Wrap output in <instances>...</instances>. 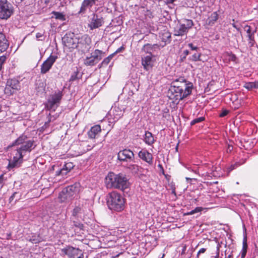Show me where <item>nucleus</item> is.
<instances>
[{
    "instance_id": "obj_1",
    "label": "nucleus",
    "mask_w": 258,
    "mask_h": 258,
    "mask_svg": "<svg viewBox=\"0 0 258 258\" xmlns=\"http://www.w3.org/2000/svg\"><path fill=\"white\" fill-rule=\"evenodd\" d=\"M180 83V86H177L176 83H172L168 91V96L170 99L179 101L189 95L193 88L192 83L185 80Z\"/></svg>"
},
{
    "instance_id": "obj_2",
    "label": "nucleus",
    "mask_w": 258,
    "mask_h": 258,
    "mask_svg": "<svg viewBox=\"0 0 258 258\" xmlns=\"http://www.w3.org/2000/svg\"><path fill=\"white\" fill-rule=\"evenodd\" d=\"M105 184L109 188H114L124 190L130 186L126 175L122 173L115 174L109 172L105 178Z\"/></svg>"
},
{
    "instance_id": "obj_3",
    "label": "nucleus",
    "mask_w": 258,
    "mask_h": 258,
    "mask_svg": "<svg viewBox=\"0 0 258 258\" xmlns=\"http://www.w3.org/2000/svg\"><path fill=\"white\" fill-rule=\"evenodd\" d=\"M18 146L16 151L20 154L21 157H23L26 152H30L35 147L34 141L29 140L25 135L20 136L12 144V146Z\"/></svg>"
},
{
    "instance_id": "obj_4",
    "label": "nucleus",
    "mask_w": 258,
    "mask_h": 258,
    "mask_svg": "<svg viewBox=\"0 0 258 258\" xmlns=\"http://www.w3.org/2000/svg\"><path fill=\"white\" fill-rule=\"evenodd\" d=\"M125 202L124 197L116 191H112L108 195L107 204L108 208L111 210L122 211L125 208Z\"/></svg>"
},
{
    "instance_id": "obj_5",
    "label": "nucleus",
    "mask_w": 258,
    "mask_h": 258,
    "mask_svg": "<svg viewBox=\"0 0 258 258\" xmlns=\"http://www.w3.org/2000/svg\"><path fill=\"white\" fill-rule=\"evenodd\" d=\"M80 185L76 183L63 188L59 195V199L61 202H65L71 200L79 192Z\"/></svg>"
},
{
    "instance_id": "obj_6",
    "label": "nucleus",
    "mask_w": 258,
    "mask_h": 258,
    "mask_svg": "<svg viewBox=\"0 0 258 258\" xmlns=\"http://www.w3.org/2000/svg\"><path fill=\"white\" fill-rule=\"evenodd\" d=\"M62 96V92L61 91L55 92L53 94L51 95L48 99L46 104L47 108L48 110L55 111L59 106Z\"/></svg>"
},
{
    "instance_id": "obj_7",
    "label": "nucleus",
    "mask_w": 258,
    "mask_h": 258,
    "mask_svg": "<svg viewBox=\"0 0 258 258\" xmlns=\"http://www.w3.org/2000/svg\"><path fill=\"white\" fill-rule=\"evenodd\" d=\"M194 25L191 20L185 19L183 23H179L174 29V35L177 36H182L187 34L189 29Z\"/></svg>"
},
{
    "instance_id": "obj_8",
    "label": "nucleus",
    "mask_w": 258,
    "mask_h": 258,
    "mask_svg": "<svg viewBox=\"0 0 258 258\" xmlns=\"http://www.w3.org/2000/svg\"><path fill=\"white\" fill-rule=\"evenodd\" d=\"M91 43V39L87 35L77 37L76 49L83 53L87 52Z\"/></svg>"
},
{
    "instance_id": "obj_9",
    "label": "nucleus",
    "mask_w": 258,
    "mask_h": 258,
    "mask_svg": "<svg viewBox=\"0 0 258 258\" xmlns=\"http://www.w3.org/2000/svg\"><path fill=\"white\" fill-rule=\"evenodd\" d=\"M77 37L74 33H67L62 38V43L66 48L69 49L70 51L76 49Z\"/></svg>"
},
{
    "instance_id": "obj_10",
    "label": "nucleus",
    "mask_w": 258,
    "mask_h": 258,
    "mask_svg": "<svg viewBox=\"0 0 258 258\" xmlns=\"http://www.w3.org/2000/svg\"><path fill=\"white\" fill-rule=\"evenodd\" d=\"M13 13L12 5L7 0H0V18L8 19Z\"/></svg>"
},
{
    "instance_id": "obj_11",
    "label": "nucleus",
    "mask_w": 258,
    "mask_h": 258,
    "mask_svg": "<svg viewBox=\"0 0 258 258\" xmlns=\"http://www.w3.org/2000/svg\"><path fill=\"white\" fill-rule=\"evenodd\" d=\"M20 89V85L18 80L15 79H9L5 89V93L6 94L12 95Z\"/></svg>"
},
{
    "instance_id": "obj_12",
    "label": "nucleus",
    "mask_w": 258,
    "mask_h": 258,
    "mask_svg": "<svg viewBox=\"0 0 258 258\" xmlns=\"http://www.w3.org/2000/svg\"><path fill=\"white\" fill-rule=\"evenodd\" d=\"M61 254L67 255L70 258H83L82 250L72 246H67L61 249Z\"/></svg>"
},
{
    "instance_id": "obj_13",
    "label": "nucleus",
    "mask_w": 258,
    "mask_h": 258,
    "mask_svg": "<svg viewBox=\"0 0 258 258\" xmlns=\"http://www.w3.org/2000/svg\"><path fill=\"white\" fill-rule=\"evenodd\" d=\"M57 58L58 57L56 55H50L41 66V73L44 74L48 72Z\"/></svg>"
},
{
    "instance_id": "obj_14",
    "label": "nucleus",
    "mask_w": 258,
    "mask_h": 258,
    "mask_svg": "<svg viewBox=\"0 0 258 258\" xmlns=\"http://www.w3.org/2000/svg\"><path fill=\"white\" fill-rule=\"evenodd\" d=\"M134 157V153L128 149H124L120 151L117 154V158L121 161H130Z\"/></svg>"
},
{
    "instance_id": "obj_15",
    "label": "nucleus",
    "mask_w": 258,
    "mask_h": 258,
    "mask_svg": "<svg viewBox=\"0 0 258 258\" xmlns=\"http://www.w3.org/2000/svg\"><path fill=\"white\" fill-rule=\"evenodd\" d=\"M103 23L104 20L102 17H100L96 14H93L89 22L88 27L91 30H93L101 27Z\"/></svg>"
},
{
    "instance_id": "obj_16",
    "label": "nucleus",
    "mask_w": 258,
    "mask_h": 258,
    "mask_svg": "<svg viewBox=\"0 0 258 258\" xmlns=\"http://www.w3.org/2000/svg\"><path fill=\"white\" fill-rule=\"evenodd\" d=\"M139 157L146 162L149 165H153V157L151 153L147 150H142L138 153Z\"/></svg>"
},
{
    "instance_id": "obj_17",
    "label": "nucleus",
    "mask_w": 258,
    "mask_h": 258,
    "mask_svg": "<svg viewBox=\"0 0 258 258\" xmlns=\"http://www.w3.org/2000/svg\"><path fill=\"white\" fill-rule=\"evenodd\" d=\"M98 0H84L81 4L79 14H84L87 9H90Z\"/></svg>"
},
{
    "instance_id": "obj_18",
    "label": "nucleus",
    "mask_w": 258,
    "mask_h": 258,
    "mask_svg": "<svg viewBox=\"0 0 258 258\" xmlns=\"http://www.w3.org/2000/svg\"><path fill=\"white\" fill-rule=\"evenodd\" d=\"M153 63L154 61L153 60L152 55L151 53L142 57V64L144 69L146 71H148L152 69L153 66Z\"/></svg>"
},
{
    "instance_id": "obj_19",
    "label": "nucleus",
    "mask_w": 258,
    "mask_h": 258,
    "mask_svg": "<svg viewBox=\"0 0 258 258\" xmlns=\"http://www.w3.org/2000/svg\"><path fill=\"white\" fill-rule=\"evenodd\" d=\"M123 112L124 109L122 110L119 107L114 106L111 108L110 113L113 116L114 120H118L122 116Z\"/></svg>"
},
{
    "instance_id": "obj_20",
    "label": "nucleus",
    "mask_w": 258,
    "mask_h": 258,
    "mask_svg": "<svg viewBox=\"0 0 258 258\" xmlns=\"http://www.w3.org/2000/svg\"><path fill=\"white\" fill-rule=\"evenodd\" d=\"M74 166L72 162L66 163L61 169L56 171V175H61L63 176L67 175L73 168Z\"/></svg>"
},
{
    "instance_id": "obj_21",
    "label": "nucleus",
    "mask_w": 258,
    "mask_h": 258,
    "mask_svg": "<svg viewBox=\"0 0 258 258\" xmlns=\"http://www.w3.org/2000/svg\"><path fill=\"white\" fill-rule=\"evenodd\" d=\"M9 43L5 35L0 31V52L5 51L9 47Z\"/></svg>"
},
{
    "instance_id": "obj_22",
    "label": "nucleus",
    "mask_w": 258,
    "mask_h": 258,
    "mask_svg": "<svg viewBox=\"0 0 258 258\" xmlns=\"http://www.w3.org/2000/svg\"><path fill=\"white\" fill-rule=\"evenodd\" d=\"M23 158L21 157L20 154L17 152L13 160L9 162L8 167L12 168L18 166L22 162Z\"/></svg>"
},
{
    "instance_id": "obj_23",
    "label": "nucleus",
    "mask_w": 258,
    "mask_h": 258,
    "mask_svg": "<svg viewBox=\"0 0 258 258\" xmlns=\"http://www.w3.org/2000/svg\"><path fill=\"white\" fill-rule=\"evenodd\" d=\"M219 18V14L217 12H215L211 13L208 16V18L206 21V24L209 26H213L215 24Z\"/></svg>"
},
{
    "instance_id": "obj_24",
    "label": "nucleus",
    "mask_w": 258,
    "mask_h": 258,
    "mask_svg": "<svg viewBox=\"0 0 258 258\" xmlns=\"http://www.w3.org/2000/svg\"><path fill=\"white\" fill-rule=\"evenodd\" d=\"M101 132V127L99 125L92 126L88 132V135L90 139H95L98 134Z\"/></svg>"
},
{
    "instance_id": "obj_25",
    "label": "nucleus",
    "mask_w": 258,
    "mask_h": 258,
    "mask_svg": "<svg viewBox=\"0 0 258 258\" xmlns=\"http://www.w3.org/2000/svg\"><path fill=\"white\" fill-rule=\"evenodd\" d=\"M159 36L162 41L166 43H169L171 42V33L166 30L161 32Z\"/></svg>"
},
{
    "instance_id": "obj_26",
    "label": "nucleus",
    "mask_w": 258,
    "mask_h": 258,
    "mask_svg": "<svg viewBox=\"0 0 258 258\" xmlns=\"http://www.w3.org/2000/svg\"><path fill=\"white\" fill-rule=\"evenodd\" d=\"M144 142L148 145H151L155 142L154 138L151 133L148 131L146 132Z\"/></svg>"
},
{
    "instance_id": "obj_27",
    "label": "nucleus",
    "mask_w": 258,
    "mask_h": 258,
    "mask_svg": "<svg viewBox=\"0 0 258 258\" xmlns=\"http://www.w3.org/2000/svg\"><path fill=\"white\" fill-rule=\"evenodd\" d=\"M99 61L91 55L90 57H87L84 59V64L88 66H93L97 63Z\"/></svg>"
},
{
    "instance_id": "obj_28",
    "label": "nucleus",
    "mask_w": 258,
    "mask_h": 258,
    "mask_svg": "<svg viewBox=\"0 0 258 258\" xmlns=\"http://www.w3.org/2000/svg\"><path fill=\"white\" fill-rule=\"evenodd\" d=\"M244 87L248 90L253 89H258V81L252 82H246L244 85Z\"/></svg>"
},
{
    "instance_id": "obj_29",
    "label": "nucleus",
    "mask_w": 258,
    "mask_h": 258,
    "mask_svg": "<svg viewBox=\"0 0 258 258\" xmlns=\"http://www.w3.org/2000/svg\"><path fill=\"white\" fill-rule=\"evenodd\" d=\"M102 51L96 49L91 54V56L99 61L101 58Z\"/></svg>"
},
{
    "instance_id": "obj_30",
    "label": "nucleus",
    "mask_w": 258,
    "mask_h": 258,
    "mask_svg": "<svg viewBox=\"0 0 258 258\" xmlns=\"http://www.w3.org/2000/svg\"><path fill=\"white\" fill-rule=\"evenodd\" d=\"M52 14L53 15L55 19L60 20L61 21H64L66 20L65 16L62 13L58 12H52Z\"/></svg>"
},
{
    "instance_id": "obj_31",
    "label": "nucleus",
    "mask_w": 258,
    "mask_h": 258,
    "mask_svg": "<svg viewBox=\"0 0 258 258\" xmlns=\"http://www.w3.org/2000/svg\"><path fill=\"white\" fill-rule=\"evenodd\" d=\"M244 30L246 32L248 37L250 35L252 36L254 35V33L256 32V30L255 29H252L251 26L248 25L245 26Z\"/></svg>"
},
{
    "instance_id": "obj_32",
    "label": "nucleus",
    "mask_w": 258,
    "mask_h": 258,
    "mask_svg": "<svg viewBox=\"0 0 258 258\" xmlns=\"http://www.w3.org/2000/svg\"><path fill=\"white\" fill-rule=\"evenodd\" d=\"M201 53H195L190 57V60L193 61H197L201 60Z\"/></svg>"
},
{
    "instance_id": "obj_33",
    "label": "nucleus",
    "mask_w": 258,
    "mask_h": 258,
    "mask_svg": "<svg viewBox=\"0 0 258 258\" xmlns=\"http://www.w3.org/2000/svg\"><path fill=\"white\" fill-rule=\"evenodd\" d=\"M203 210V208L202 207H197L194 210H192L191 211L185 213L184 215H193L195 213H197L201 212Z\"/></svg>"
},
{
    "instance_id": "obj_34",
    "label": "nucleus",
    "mask_w": 258,
    "mask_h": 258,
    "mask_svg": "<svg viewBox=\"0 0 258 258\" xmlns=\"http://www.w3.org/2000/svg\"><path fill=\"white\" fill-rule=\"evenodd\" d=\"M128 168L134 173H137L139 171V166L136 164L129 165Z\"/></svg>"
},
{
    "instance_id": "obj_35",
    "label": "nucleus",
    "mask_w": 258,
    "mask_h": 258,
    "mask_svg": "<svg viewBox=\"0 0 258 258\" xmlns=\"http://www.w3.org/2000/svg\"><path fill=\"white\" fill-rule=\"evenodd\" d=\"M248 37V45L249 47H253L254 45V44L255 43V42L254 39V35H249Z\"/></svg>"
},
{
    "instance_id": "obj_36",
    "label": "nucleus",
    "mask_w": 258,
    "mask_h": 258,
    "mask_svg": "<svg viewBox=\"0 0 258 258\" xmlns=\"http://www.w3.org/2000/svg\"><path fill=\"white\" fill-rule=\"evenodd\" d=\"M113 55V54H111L107 57L104 59V60L102 61V62L101 63L102 65L107 66L110 61V60L112 59Z\"/></svg>"
},
{
    "instance_id": "obj_37",
    "label": "nucleus",
    "mask_w": 258,
    "mask_h": 258,
    "mask_svg": "<svg viewBox=\"0 0 258 258\" xmlns=\"http://www.w3.org/2000/svg\"><path fill=\"white\" fill-rule=\"evenodd\" d=\"M205 119L204 117H200L192 120L190 122V125H193L197 123L202 122Z\"/></svg>"
},
{
    "instance_id": "obj_38",
    "label": "nucleus",
    "mask_w": 258,
    "mask_h": 258,
    "mask_svg": "<svg viewBox=\"0 0 258 258\" xmlns=\"http://www.w3.org/2000/svg\"><path fill=\"white\" fill-rule=\"evenodd\" d=\"M228 59L235 62H237V58L236 55L232 53H228Z\"/></svg>"
},
{
    "instance_id": "obj_39",
    "label": "nucleus",
    "mask_w": 258,
    "mask_h": 258,
    "mask_svg": "<svg viewBox=\"0 0 258 258\" xmlns=\"http://www.w3.org/2000/svg\"><path fill=\"white\" fill-rule=\"evenodd\" d=\"M6 59H7L6 55H4L0 56V71L2 70L3 65L6 62Z\"/></svg>"
},
{
    "instance_id": "obj_40",
    "label": "nucleus",
    "mask_w": 258,
    "mask_h": 258,
    "mask_svg": "<svg viewBox=\"0 0 258 258\" xmlns=\"http://www.w3.org/2000/svg\"><path fill=\"white\" fill-rule=\"evenodd\" d=\"M73 223H74V226L75 227L78 228L79 229H83V225L81 223L79 222H76V221H74Z\"/></svg>"
},
{
    "instance_id": "obj_41",
    "label": "nucleus",
    "mask_w": 258,
    "mask_h": 258,
    "mask_svg": "<svg viewBox=\"0 0 258 258\" xmlns=\"http://www.w3.org/2000/svg\"><path fill=\"white\" fill-rule=\"evenodd\" d=\"M41 238L39 236H37V238H32L30 239V241L33 243H37L40 241Z\"/></svg>"
},
{
    "instance_id": "obj_42",
    "label": "nucleus",
    "mask_w": 258,
    "mask_h": 258,
    "mask_svg": "<svg viewBox=\"0 0 258 258\" xmlns=\"http://www.w3.org/2000/svg\"><path fill=\"white\" fill-rule=\"evenodd\" d=\"M78 74V73L75 72L74 74L71 76V78H70V81H74L77 79H78V77H77Z\"/></svg>"
},
{
    "instance_id": "obj_43",
    "label": "nucleus",
    "mask_w": 258,
    "mask_h": 258,
    "mask_svg": "<svg viewBox=\"0 0 258 258\" xmlns=\"http://www.w3.org/2000/svg\"><path fill=\"white\" fill-rule=\"evenodd\" d=\"M206 251V248H201L199 250V251L197 253V258H199V255L201 253H204Z\"/></svg>"
},
{
    "instance_id": "obj_44",
    "label": "nucleus",
    "mask_w": 258,
    "mask_h": 258,
    "mask_svg": "<svg viewBox=\"0 0 258 258\" xmlns=\"http://www.w3.org/2000/svg\"><path fill=\"white\" fill-rule=\"evenodd\" d=\"M80 208H78V207H76L75 208L74 210H73V215L74 216H76L77 214L80 212Z\"/></svg>"
},
{
    "instance_id": "obj_45",
    "label": "nucleus",
    "mask_w": 258,
    "mask_h": 258,
    "mask_svg": "<svg viewBox=\"0 0 258 258\" xmlns=\"http://www.w3.org/2000/svg\"><path fill=\"white\" fill-rule=\"evenodd\" d=\"M228 113V111L226 110H223L219 116L221 117L225 116Z\"/></svg>"
},
{
    "instance_id": "obj_46",
    "label": "nucleus",
    "mask_w": 258,
    "mask_h": 258,
    "mask_svg": "<svg viewBox=\"0 0 258 258\" xmlns=\"http://www.w3.org/2000/svg\"><path fill=\"white\" fill-rule=\"evenodd\" d=\"M188 46L192 50H197L198 47L194 46L192 43H188Z\"/></svg>"
},
{
    "instance_id": "obj_47",
    "label": "nucleus",
    "mask_w": 258,
    "mask_h": 258,
    "mask_svg": "<svg viewBox=\"0 0 258 258\" xmlns=\"http://www.w3.org/2000/svg\"><path fill=\"white\" fill-rule=\"evenodd\" d=\"M184 80L183 79H178V80H176L175 81H174L173 82H172V83H176V85L177 86H180V83L181 82H182L183 80Z\"/></svg>"
},
{
    "instance_id": "obj_48",
    "label": "nucleus",
    "mask_w": 258,
    "mask_h": 258,
    "mask_svg": "<svg viewBox=\"0 0 258 258\" xmlns=\"http://www.w3.org/2000/svg\"><path fill=\"white\" fill-rule=\"evenodd\" d=\"M17 192H14L9 198V203H11L14 200V198L15 197V196L17 195Z\"/></svg>"
},
{
    "instance_id": "obj_49",
    "label": "nucleus",
    "mask_w": 258,
    "mask_h": 258,
    "mask_svg": "<svg viewBox=\"0 0 258 258\" xmlns=\"http://www.w3.org/2000/svg\"><path fill=\"white\" fill-rule=\"evenodd\" d=\"M37 39L42 40V37H43V34L41 33H37L36 35Z\"/></svg>"
},
{
    "instance_id": "obj_50",
    "label": "nucleus",
    "mask_w": 258,
    "mask_h": 258,
    "mask_svg": "<svg viewBox=\"0 0 258 258\" xmlns=\"http://www.w3.org/2000/svg\"><path fill=\"white\" fill-rule=\"evenodd\" d=\"M124 49V47L123 46H121L120 47L118 48L116 51L115 52V53H119L122 51V50Z\"/></svg>"
},
{
    "instance_id": "obj_51",
    "label": "nucleus",
    "mask_w": 258,
    "mask_h": 258,
    "mask_svg": "<svg viewBox=\"0 0 258 258\" xmlns=\"http://www.w3.org/2000/svg\"><path fill=\"white\" fill-rule=\"evenodd\" d=\"M246 253V250H242L241 251V258H244L245 256Z\"/></svg>"
},
{
    "instance_id": "obj_52",
    "label": "nucleus",
    "mask_w": 258,
    "mask_h": 258,
    "mask_svg": "<svg viewBox=\"0 0 258 258\" xmlns=\"http://www.w3.org/2000/svg\"><path fill=\"white\" fill-rule=\"evenodd\" d=\"M247 247V244H246V242L243 241L242 250H246Z\"/></svg>"
},
{
    "instance_id": "obj_53",
    "label": "nucleus",
    "mask_w": 258,
    "mask_h": 258,
    "mask_svg": "<svg viewBox=\"0 0 258 258\" xmlns=\"http://www.w3.org/2000/svg\"><path fill=\"white\" fill-rule=\"evenodd\" d=\"M176 0H165L166 3L167 4H172Z\"/></svg>"
},
{
    "instance_id": "obj_54",
    "label": "nucleus",
    "mask_w": 258,
    "mask_h": 258,
    "mask_svg": "<svg viewBox=\"0 0 258 258\" xmlns=\"http://www.w3.org/2000/svg\"><path fill=\"white\" fill-rule=\"evenodd\" d=\"M183 54L185 55V57L189 54V52L187 50H185L183 51Z\"/></svg>"
},
{
    "instance_id": "obj_55",
    "label": "nucleus",
    "mask_w": 258,
    "mask_h": 258,
    "mask_svg": "<svg viewBox=\"0 0 258 258\" xmlns=\"http://www.w3.org/2000/svg\"><path fill=\"white\" fill-rule=\"evenodd\" d=\"M151 46V44H145L144 45V47H150Z\"/></svg>"
},
{
    "instance_id": "obj_56",
    "label": "nucleus",
    "mask_w": 258,
    "mask_h": 258,
    "mask_svg": "<svg viewBox=\"0 0 258 258\" xmlns=\"http://www.w3.org/2000/svg\"><path fill=\"white\" fill-rule=\"evenodd\" d=\"M158 167H159V168H160L163 169L162 166V165H161V164H159V165H158Z\"/></svg>"
},
{
    "instance_id": "obj_57",
    "label": "nucleus",
    "mask_w": 258,
    "mask_h": 258,
    "mask_svg": "<svg viewBox=\"0 0 258 258\" xmlns=\"http://www.w3.org/2000/svg\"><path fill=\"white\" fill-rule=\"evenodd\" d=\"M172 193L175 194V189H173V191H172Z\"/></svg>"
},
{
    "instance_id": "obj_58",
    "label": "nucleus",
    "mask_w": 258,
    "mask_h": 258,
    "mask_svg": "<svg viewBox=\"0 0 258 258\" xmlns=\"http://www.w3.org/2000/svg\"><path fill=\"white\" fill-rule=\"evenodd\" d=\"M233 26L234 28H236V25H235V24H233Z\"/></svg>"
},
{
    "instance_id": "obj_59",
    "label": "nucleus",
    "mask_w": 258,
    "mask_h": 258,
    "mask_svg": "<svg viewBox=\"0 0 258 258\" xmlns=\"http://www.w3.org/2000/svg\"><path fill=\"white\" fill-rule=\"evenodd\" d=\"M2 178H3V175H1V176H0V180H1Z\"/></svg>"
},
{
    "instance_id": "obj_60",
    "label": "nucleus",
    "mask_w": 258,
    "mask_h": 258,
    "mask_svg": "<svg viewBox=\"0 0 258 258\" xmlns=\"http://www.w3.org/2000/svg\"><path fill=\"white\" fill-rule=\"evenodd\" d=\"M215 258H222V257H218H218H217V256H215Z\"/></svg>"
},
{
    "instance_id": "obj_61",
    "label": "nucleus",
    "mask_w": 258,
    "mask_h": 258,
    "mask_svg": "<svg viewBox=\"0 0 258 258\" xmlns=\"http://www.w3.org/2000/svg\"><path fill=\"white\" fill-rule=\"evenodd\" d=\"M228 258H231V255H229L228 256Z\"/></svg>"
}]
</instances>
